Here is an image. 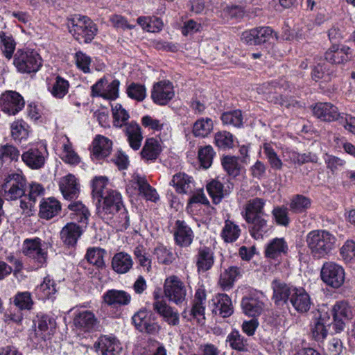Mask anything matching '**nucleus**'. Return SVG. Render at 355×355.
<instances>
[{"label":"nucleus","instance_id":"nucleus-1","mask_svg":"<svg viewBox=\"0 0 355 355\" xmlns=\"http://www.w3.org/2000/svg\"><path fill=\"white\" fill-rule=\"evenodd\" d=\"M97 213L102 219L110 222L119 230L125 229L128 225L121 196L116 190H107L105 196L98 200Z\"/></svg>","mask_w":355,"mask_h":355},{"label":"nucleus","instance_id":"nucleus-2","mask_svg":"<svg viewBox=\"0 0 355 355\" xmlns=\"http://www.w3.org/2000/svg\"><path fill=\"white\" fill-rule=\"evenodd\" d=\"M265 200L255 198L245 205L243 216L250 225V232L255 239H262L266 232L267 220L265 219Z\"/></svg>","mask_w":355,"mask_h":355},{"label":"nucleus","instance_id":"nucleus-3","mask_svg":"<svg viewBox=\"0 0 355 355\" xmlns=\"http://www.w3.org/2000/svg\"><path fill=\"white\" fill-rule=\"evenodd\" d=\"M337 241L333 233L324 230H313L306 238L310 253L315 259H324L329 256L336 248Z\"/></svg>","mask_w":355,"mask_h":355},{"label":"nucleus","instance_id":"nucleus-4","mask_svg":"<svg viewBox=\"0 0 355 355\" xmlns=\"http://www.w3.org/2000/svg\"><path fill=\"white\" fill-rule=\"evenodd\" d=\"M68 28L76 40L85 43L92 42L98 32L96 24L88 17L82 15L69 19Z\"/></svg>","mask_w":355,"mask_h":355},{"label":"nucleus","instance_id":"nucleus-5","mask_svg":"<svg viewBox=\"0 0 355 355\" xmlns=\"http://www.w3.org/2000/svg\"><path fill=\"white\" fill-rule=\"evenodd\" d=\"M14 65L21 73H35L42 66V58L33 49H20L14 55Z\"/></svg>","mask_w":355,"mask_h":355},{"label":"nucleus","instance_id":"nucleus-6","mask_svg":"<svg viewBox=\"0 0 355 355\" xmlns=\"http://www.w3.org/2000/svg\"><path fill=\"white\" fill-rule=\"evenodd\" d=\"M163 293L166 300L178 305L186 300L187 287L178 276L171 275L164 279Z\"/></svg>","mask_w":355,"mask_h":355},{"label":"nucleus","instance_id":"nucleus-7","mask_svg":"<svg viewBox=\"0 0 355 355\" xmlns=\"http://www.w3.org/2000/svg\"><path fill=\"white\" fill-rule=\"evenodd\" d=\"M320 277L327 286L334 288H338L345 282V272L343 266L335 262L329 261L323 264Z\"/></svg>","mask_w":355,"mask_h":355},{"label":"nucleus","instance_id":"nucleus-8","mask_svg":"<svg viewBox=\"0 0 355 355\" xmlns=\"http://www.w3.org/2000/svg\"><path fill=\"white\" fill-rule=\"evenodd\" d=\"M26 179L21 171L9 174L2 186L8 200H16L24 194Z\"/></svg>","mask_w":355,"mask_h":355},{"label":"nucleus","instance_id":"nucleus-9","mask_svg":"<svg viewBox=\"0 0 355 355\" xmlns=\"http://www.w3.org/2000/svg\"><path fill=\"white\" fill-rule=\"evenodd\" d=\"M57 323L54 318L42 315H37L34 323V333L32 338L40 343L49 340L54 334Z\"/></svg>","mask_w":355,"mask_h":355},{"label":"nucleus","instance_id":"nucleus-10","mask_svg":"<svg viewBox=\"0 0 355 355\" xmlns=\"http://www.w3.org/2000/svg\"><path fill=\"white\" fill-rule=\"evenodd\" d=\"M331 314L334 328L339 332L343 330L345 323L352 319L354 310L348 302L341 300L336 302L332 306Z\"/></svg>","mask_w":355,"mask_h":355},{"label":"nucleus","instance_id":"nucleus-11","mask_svg":"<svg viewBox=\"0 0 355 355\" xmlns=\"http://www.w3.org/2000/svg\"><path fill=\"white\" fill-rule=\"evenodd\" d=\"M153 308L164 321L169 325L175 326L179 323V314L158 293H154Z\"/></svg>","mask_w":355,"mask_h":355},{"label":"nucleus","instance_id":"nucleus-12","mask_svg":"<svg viewBox=\"0 0 355 355\" xmlns=\"http://www.w3.org/2000/svg\"><path fill=\"white\" fill-rule=\"evenodd\" d=\"M119 85L118 80L109 82L105 77H103L92 87V96L114 101L119 97Z\"/></svg>","mask_w":355,"mask_h":355},{"label":"nucleus","instance_id":"nucleus-13","mask_svg":"<svg viewBox=\"0 0 355 355\" xmlns=\"http://www.w3.org/2000/svg\"><path fill=\"white\" fill-rule=\"evenodd\" d=\"M174 96V87L170 81L162 80L153 85L151 90V98L156 104L165 105L168 104Z\"/></svg>","mask_w":355,"mask_h":355},{"label":"nucleus","instance_id":"nucleus-14","mask_svg":"<svg viewBox=\"0 0 355 355\" xmlns=\"http://www.w3.org/2000/svg\"><path fill=\"white\" fill-rule=\"evenodd\" d=\"M24 101L21 96L12 91H7L0 98L1 110L9 114L15 115L23 109Z\"/></svg>","mask_w":355,"mask_h":355},{"label":"nucleus","instance_id":"nucleus-15","mask_svg":"<svg viewBox=\"0 0 355 355\" xmlns=\"http://www.w3.org/2000/svg\"><path fill=\"white\" fill-rule=\"evenodd\" d=\"M48 156L45 147L31 148L21 155L23 162L30 168L37 170L42 168Z\"/></svg>","mask_w":355,"mask_h":355},{"label":"nucleus","instance_id":"nucleus-16","mask_svg":"<svg viewBox=\"0 0 355 355\" xmlns=\"http://www.w3.org/2000/svg\"><path fill=\"white\" fill-rule=\"evenodd\" d=\"M135 327L141 332L157 335L160 331V326L151 319V315L146 310H140L132 317Z\"/></svg>","mask_w":355,"mask_h":355},{"label":"nucleus","instance_id":"nucleus-17","mask_svg":"<svg viewBox=\"0 0 355 355\" xmlns=\"http://www.w3.org/2000/svg\"><path fill=\"white\" fill-rule=\"evenodd\" d=\"M96 352L102 355H118L122 350L120 341L113 336H101L94 344Z\"/></svg>","mask_w":355,"mask_h":355},{"label":"nucleus","instance_id":"nucleus-18","mask_svg":"<svg viewBox=\"0 0 355 355\" xmlns=\"http://www.w3.org/2000/svg\"><path fill=\"white\" fill-rule=\"evenodd\" d=\"M163 139L155 137L146 139L140 152L141 158L145 162H154L163 150Z\"/></svg>","mask_w":355,"mask_h":355},{"label":"nucleus","instance_id":"nucleus-19","mask_svg":"<svg viewBox=\"0 0 355 355\" xmlns=\"http://www.w3.org/2000/svg\"><path fill=\"white\" fill-rule=\"evenodd\" d=\"M272 37V31L267 27L254 28L245 31L241 35V41L248 45H260Z\"/></svg>","mask_w":355,"mask_h":355},{"label":"nucleus","instance_id":"nucleus-20","mask_svg":"<svg viewBox=\"0 0 355 355\" xmlns=\"http://www.w3.org/2000/svg\"><path fill=\"white\" fill-rule=\"evenodd\" d=\"M21 250L26 256L36 259L39 263L46 261L47 253L42 248V241L40 238L25 239L23 242Z\"/></svg>","mask_w":355,"mask_h":355},{"label":"nucleus","instance_id":"nucleus-21","mask_svg":"<svg viewBox=\"0 0 355 355\" xmlns=\"http://www.w3.org/2000/svg\"><path fill=\"white\" fill-rule=\"evenodd\" d=\"M173 232L175 243L178 246L186 248L193 243V232L184 220L175 221Z\"/></svg>","mask_w":355,"mask_h":355},{"label":"nucleus","instance_id":"nucleus-22","mask_svg":"<svg viewBox=\"0 0 355 355\" xmlns=\"http://www.w3.org/2000/svg\"><path fill=\"white\" fill-rule=\"evenodd\" d=\"M112 145L113 143L110 139L101 135H97L91 144V155L96 159H103L111 154Z\"/></svg>","mask_w":355,"mask_h":355},{"label":"nucleus","instance_id":"nucleus-23","mask_svg":"<svg viewBox=\"0 0 355 355\" xmlns=\"http://www.w3.org/2000/svg\"><path fill=\"white\" fill-rule=\"evenodd\" d=\"M48 91L57 98H62L69 91V83L56 73H51L46 78Z\"/></svg>","mask_w":355,"mask_h":355},{"label":"nucleus","instance_id":"nucleus-24","mask_svg":"<svg viewBox=\"0 0 355 355\" xmlns=\"http://www.w3.org/2000/svg\"><path fill=\"white\" fill-rule=\"evenodd\" d=\"M312 111L313 115L322 121H335L340 117L338 108L330 103H315L312 107Z\"/></svg>","mask_w":355,"mask_h":355},{"label":"nucleus","instance_id":"nucleus-25","mask_svg":"<svg viewBox=\"0 0 355 355\" xmlns=\"http://www.w3.org/2000/svg\"><path fill=\"white\" fill-rule=\"evenodd\" d=\"M130 183L132 187L138 189L139 195L147 200L156 202L159 199L156 190L148 184L145 177L134 174Z\"/></svg>","mask_w":355,"mask_h":355},{"label":"nucleus","instance_id":"nucleus-26","mask_svg":"<svg viewBox=\"0 0 355 355\" xmlns=\"http://www.w3.org/2000/svg\"><path fill=\"white\" fill-rule=\"evenodd\" d=\"M290 301L299 313H305L311 309L312 302L309 295L303 288H293Z\"/></svg>","mask_w":355,"mask_h":355},{"label":"nucleus","instance_id":"nucleus-27","mask_svg":"<svg viewBox=\"0 0 355 355\" xmlns=\"http://www.w3.org/2000/svg\"><path fill=\"white\" fill-rule=\"evenodd\" d=\"M142 126L152 134L156 135L157 139H164L167 136L168 128L162 121L149 115L144 116L141 119Z\"/></svg>","mask_w":355,"mask_h":355},{"label":"nucleus","instance_id":"nucleus-28","mask_svg":"<svg viewBox=\"0 0 355 355\" xmlns=\"http://www.w3.org/2000/svg\"><path fill=\"white\" fill-rule=\"evenodd\" d=\"M62 206L58 200L54 197L43 198L40 204L39 216L45 220H50L58 216L61 211Z\"/></svg>","mask_w":355,"mask_h":355},{"label":"nucleus","instance_id":"nucleus-29","mask_svg":"<svg viewBox=\"0 0 355 355\" xmlns=\"http://www.w3.org/2000/svg\"><path fill=\"white\" fill-rule=\"evenodd\" d=\"M130 300V295L122 290H108L103 296V303L116 308L128 305Z\"/></svg>","mask_w":355,"mask_h":355},{"label":"nucleus","instance_id":"nucleus-30","mask_svg":"<svg viewBox=\"0 0 355 355\" xmlns=\"http://www.w3.org/2000/svg\"><path fill=\"white\" fill-rule=\"evenodd\" d=\"M60 140L61 144L60 159L64 163L71 166L79 164L81 158L76 152L69 139L67 136H62Z\"/></svg>","mask_w":355,"mask_h":355},{"label":"nucleus","instance_id":"nucleus-31","mask_svg":"<svg viewBox=\"0 0 355 355\" xmlns=\"http://www.w3.org/2000/svg\"><path fill=\"white\" fill-rule=\"evenodd\" d=\"M60 189L66 199H73L78 196L79 193L77 179L72 174L62 177L59 182Z\"/></svg>","mask_w":355,"mask_h":355},{"label":"nucleus","instance_id":"nucleus-32","mask_svg":"<svg viewBox=\"0 0 355 355\" xmlns=\"http://www.w3.org/2000/svg\"><path fill=\"white\" fill-rule=\"evenodd\" d=\"M133 266V260L131 256L124 252L115 254L111 261L112 270L118 274L128 272Z\"/></svg>","mask_w":355,"mask_h":355},{"label":"nucleus","instance_id":"nucleus-33","mask_svg":"<svg viewBox=\"0 0 355 355\" xmlns=\"http://www.w3.org/2000/svg\"><path fill=\"white\" fill-rule=\"evenodd\" d=\"M73 324L76 328L83 331H89L96 326L97 319L92 312L82 311L76 314Z\"/></svg>","mask_w":355,"mask_h":355},{"label":"nucleus","instance_id":"nucleus-34","mask_svg":"<svg viewBox=\"0 0 355 355\" xmlns=\"http://www.w3.org/2000/svg\"><path fill=\"white\" fill-rule=\"evenodd\" d=\"M125 134L130 146L135 150H139L143 140L141 128L139 125L134 121L127 123Z\"/></svg>","mask_w":355,"mask_h":355},{"label":"nucleus","instance_id":"nucleus-35","mask_svg":"<svg viewBox=\"0 0 355 355\" xmlns=\"http://www.w3.org/2000/svg\"><path fill=\"white\" fill-rule=\"evenodd\" d=\"M288 246L283 238H275L266 245L265 255L270 259H277L287 252Z\"/></svg>","mask_w":355,"mask_h":355},{"label":"nucleus","instance_id":"nucleus-36","mask_svg":"<svg viewBox=\"0 0 355 355\" xmlns=\"http://www.w3.org/2000/svg\"><path fill=\"white\" fill-rule=\"evenodd\" d=\"M214 121L208 117L198 119L193 124L191 132L195 137L205 138L214 130Z\"/></svg>","mask_w":355,"mask_h":355},{"label":"nucleus","instance_id":"nucleus-37","mask_svg":"<svg viewBox=\"0 0 355 355\" xmlns=\"http://www.w3.org/2000/svg\"><path fill=\"white\" fill-rule=\"evenodd\" d=\"M56 291V284L49 276L45 277L35 289L36 296L42 300L51 298Z\"/></svg>","mask_w":355,"mask_h":355},{"label":"nucleus","instance_id":"nucleus-38","mask_svg":"<svg viewBox=\"0 0 355 355\" xmlns=\"http://www.w3.org/2000/svg\"><path fill=\"white\" fill-rule=\"evenodd\" d=\"M215 305L214 310L216 313L223 318L229 317L233 313V306L231 299L226 294H218L213 299Z\"/></svg>","mask_w":355,"mask_h":355},{"label":"nucleus","instance_id":"nucleus-39","mask_svg":"<svg viewBox=\"0 0 355 355\" xmlns=\"http://www.w3.org/2000/svg\"><path fill=\"white\" fill-rule=\"evenodd\" d=\"M330 319L327 315L320 316L311 327L312 337L316 340H322L328 333V327L330 325Z\"/></svg>","mask_w":355,"mask_h":355},{"label":"nucleus","instance_id":"nucleus-40","mask_svg":"<svg viewBox=\"0 0 355 355\" xmlns=\"http://www.w3.org/2000/svg\"><path fill=\"white\" fill-rule=\"evenodd\" d=\"M81 234V230L74 223H67L60 232L62 241L67 245H74Z\"/></svg>","mask_w":355,"mask_h":355},{"label":"nucleus","instance_id":"nucleus-41","mask_svg":"<svg viewBox=\"0 0 355 355\" xmlns=\"http://www.w3.org/2000/svg\"><path fill=\"white\" fill-rule=\"evenodd\" d=\"M241 304L245 314L251 317L259 315L263 309V303L251 295L243 297Z\"/></svg>","mask_w":355,"mask_h":355},{"label":"nucleus","instance_id":"nucleus-42","mask_svg":"<svg viewBox=\"0 0 355 355\" xmlns=\"http://www.w3.org/2000/svg\"><path fill=\"white\" fill-rule=\"evenodd\" d=\"M241 275V270L236 266H230L220 275L218 284L223 290L230 289Z\"/></svg>","mask_w":355,"mask_h":355},{"label":"nucleus","instance_id":"nucleus-43","mask_svg":"<svg viewBox=\"0 0 355 355\" xmlns=\"http://www.w3.org/2000/svg\"><path fill=\"white\" fill-rule=\"evenodd\" d=\"M209 202L206 198L202 190H197L191 196L187 207V212L192 215H198L196 213L200 207L209 205Z\"/></svg>","mask_w":355,"mask_h":355},{"label":"nucleus","instance_id":"nucleus-44","mask_svg":"<svg viewBox=\"0 0 355 355\" xmlns=\"http://www.w3.org/2000/svg\"><path fill=\"white\" fill-rule=\"evenodd\" d=\"M348 50L344 47L340 48L338 46H332L325 53L326 60L332 64H341L348 58Z\"/></svg>","mask_w":355,"mask_h":355},{"label":"nucleus","instance_id":"nucleus-45","mask_svg":"<svg viewBox=\"0 0 355 355\" xmlns=\"http://www.w3.org/2000/svg\"><path fill=\"white\" fill-rule=\"evenodd\" d=\"M214 264L213 253L209 248L202 247L198 250L197 266L199 271L205 272Z\"/></svg>","mask_w":355,"mask_h":355},{"label":"nucleus","instance_id":"nucleus-46","mask_svg":"<svg viewBox=\"0 0 355 355\" xmlns=\"http://www.w3.org/2000/svg\"><path fill=\"white\" fill-rule=\"evenodd\" d=\"M171 184L175 188L177 193H187L191 190L192 180L185 173H179L173 175Z\"/></svg>","mask_w":355,"mask_h":355},{"label":"nucleus","instance_id":"nucleus-47","mask_svg":"<svg viewBox=\"0 0 355 355\" xmlns=\"http://www.w3.org/2000/svg\"><path fill=\"white\" fill-rule=\"evenodd\" d=\"M111 107L114 126L121 128L123 125H125L130 118L128 112L119 103L112 104Z\"/></svg>","mask_w":355,"mask_h":355},{"label":"nucleus","instance_id":"nucleus-48","mask_svg":"<svg viewBox=\"0 0 355 355\" xmlns=\"http://www.w3.org/2000/svg\"><path fill=\"white\" fill-rule=\"evenodd\" d=\"M257 92L263 94L266 99L275 104L284 105V101L282 95L277 94L275 88L269 83H263L257 87Z\"/></svg>","mask_w":355,"mask_h":355},{"label":"nucleus","instance_id":"nucleus-49","mask_svg":"<svg viewBox=\"0 0 355 355\" xmlns=\"http://www.w3.org/2000/svg\"><path fill=\"white\" fill-rule=\"evenodd\" d=\"M137 23L146 31L159 32L163 28L162 21L157 17H139Z\"/></svg>","mask_w":355,"mask_h":355},{"label":"nucleus","instance_id":"nucleus-50","mask_svg":"<svg viewBox=\"0 0 355 355\" xmlns=\"http://www.w3.org/2000/svg\"><path fill=\"white\" fill-rule=\"evenodd\" d=\"M273 288V298L276 303L281 301L286 302L289 296L291 295L292 291L288 287V286L279 280H274L272 282Z\"/></svg>","mask_w":355,"mask_h":355},{"label":"nucleus","instance_id":"nucleus-51","mask_svg":"<svg viewBox=\"0 0 355 355\" xmlns=\"http://www.w3.org/2000/svg\"><path fill=\"white\" fill-rule=\"evenodd\" d=\"M241 233L239 227L230 220H225V226L221 232V236L225 242L236 241Z\"/></svg>","mask_w":355,"mask_h":355},{"label":"nucleus","instance_id":"nucleus-52","mask_svg":"<svg viewBox=\"0 0 355 355\" xmlns=\"http://www.w3.org/2000/svg\"><path fill=\"white\" fill-rule=\"evenodd\" d=\"M205 306L196 305L191 304V308L189 311V314L187 310L182 313V315L188 320H195L198 323L202 324L205 320Z\"/></svg>","mask_w":355,"mask_h":355},{"label":"nucleus","instance_id":"nucleus-53","mask_svg":"<svg viewBox=\"0 0 355 355\" xmlns=\"http://www.w3.org/2000/svg\"><path fill=\"white\" fill-rule=\"evenodd\" d=\"M222 164L227 173L233 177L238 176L241 171L238 157L235 156H225L222 159Z\"/></svg>","mask_w":355,"mask_h":355},{"label":"nucleus","instance_id":"nucleus-54","mask_svg":"<svg viewBox=\"0 0 355 355\" xmlns=\"http://www.w3.org/2000/svg\"><path fill=\"white\" fill-rule=\"evenodd\" d=\"M207 190L215 204L220 202L224 196L222 183L218 180H212L207 184Z\"/></svg>","mask_w":355,"mask_h":355},{"label":"nucleus","instance_id":"nucleus-55","mask_svg":"<svg viewBox=\"0 0 355 355\" xmlns=\"http://www.w3.org/2000/svg\"><path fill=\"white\" fill-rule=\"evenodd\" d=\"M109 181L105 176H96L92 180V193L96 198H101L105 196L107 188Z\"/></svg>","mask_w":355,"mask_h":355},{"label":"nucleus","instance_id":"nucleus-56","mask_svg":"<svg viewBox=\"0 0 355 355\" xmlns=\"http://www.w3.org/2000/svg\"><path fill=\"white\" fill-rule=\"evenodd\" d=\"M311 205L310 198L302 195H296L291 201L290 208L294 212L302 213L308 209Z\"/></svg>","mask_w":355,"mask_h":355},{"label":"nucleus","instance_id":"nucleus-57","mask_svg":"<svg viewBox=\"0 0 355 355\" xmlns=\"http://www.w3.org/2000/svg\"><path fill=\"white\" fill-rule=\"evenodd\" d=\"M13 303L19 310H30L33 307V300L31 293L19 292L15 295Z\"/></svg>","mask_w":355,"mask_h":355},{"label":"nucleus","instance_id":"nucleus-58","mask_svg":"<svg viewBox=\"0 0 355 355\" xmlns=\"http://www.w3.org/2000/svg\"><path fill=\"white\" fill-rule=\"evenodd\" d=\"M214 144L220 148H231L234 146V137L227 131H219L214 135Z\"/></svg>","mask_w":355,"mask_h":355},{"label":"nucleus","instance_id":"nucleus-59","mask_svg":"<svg viewBox=\"0 0 355 355\" xmlns=\"http://www.w3.org/2000/svg\"><path fill=\"white\" fill-rule=\"evenodd\" d=\"M0 37L2 53L6 58L10 60L15 49L16 42L11 36L6 35L5 33H1Z\"/></svg>","mask_w":355,"mask_h":355},{"label":"nucleus","instance_id":"nucleus-60","mask_svg":"<svg viewBox=\"0 0 355 355\" xmlns=\"http://www.w3.org/2000/svg\"><path fill=\"white\" fill-rule=\"evenodd\" d=\"M153 254L158 262L165 265H169L173 263L175 257L173 252L162 245L155 248Z\"/></svg>","mask_w":355,"mask_h":355},{"label":"nucleus","instance_id":"nucleus-61","mask_svg":"<svg viewBox=\"0 0 355 355\" xmlns=\"http://www.w3.org/2000/svg\"><path fill=\"white\" fill-rule=\"evenodd\" d=\"M225 125L240 127L243 124V116L240 110H233L224 112L220 117Z\"/></svg>","mask_w":355,"mask_h":355},{"label":"nucleus","instance_id":"nucleus-62","mask_svg":"<svg viewBox=\"0 0 355 355\" xmlns=\"http://www.w3.org/2000/svg\"><path fill=\"white\" fill-rule=\"evenodd\" d=\"M227 341L232 348L238 351L247 350L246 340L240 335L238 331H232L227 336Z\"/></svg>","mask_w":355,"mask_h":355},{"label":"nucleus","instance_id":"nucleus-63","mask_svg":"<svg viewBox=\"0 0 355 355\" xmlns=\"http://www.w3.org/2000/svg\"><path fill=\"white\" fill-rule=\"evenodd\" d=\"M103 256V250L94 248L87 250L86 254V259L91 264L101 268L104 266Z\"/></svg>","mask_w":355,"mask_h":355},{"label":"nucleus","instance_id":"nucleus-64","mask_svg":"<svg viewBox=\"0 0 355 355\" xmlns=\"http://www.w3.org/2000/svg\"><path fill=\"white\" fill-rule=\"evenodd\" d=\"M340 254L345 262L355 261V242L347 240L340 248Z\"/></svg>","mask_w":355,"mask_h":355}]
</instances>
